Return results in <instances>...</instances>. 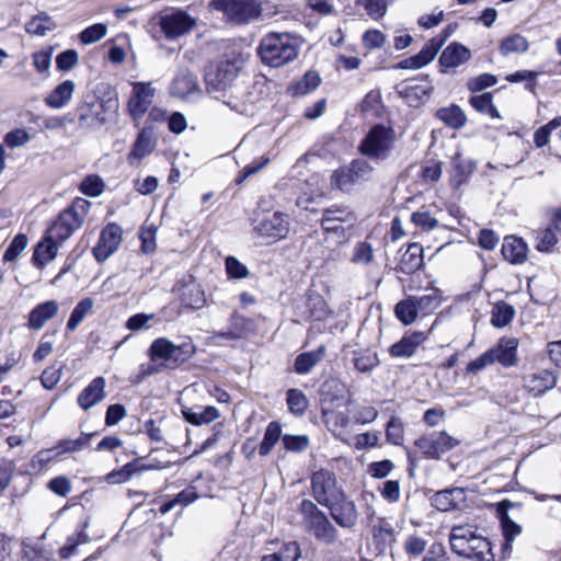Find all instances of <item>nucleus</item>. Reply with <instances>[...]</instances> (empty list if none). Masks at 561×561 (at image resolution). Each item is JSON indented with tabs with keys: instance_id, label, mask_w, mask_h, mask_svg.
Instances as JSON below:
<instances>
[{
	"instance_id": "6e6d98bb",
	"label": "nucleus",
	"mask_w": 561,
	"mask_h": 561,
	"mask_svg": "<svg viewBox=\"0 0 561 561\" xmlns=\"http://www.w3.org/2000/svg\"><path fill=\"white\" fill-rule=\"evenodd\" d=\"M288 409L296 415H302L308 407V400L302 391L289 389L286 398Z\"/></svg>"
},
{
	"instance_id": "b1692460",
	"label": "nucleus",
	"mask_w": 561,
	"mask_h": 561,
	"mask_svg": "<svg viewBox=\"0 0 561 561\" xmlns=\"http://www.w3.org/2000/svg\"><path fill=\"white\" fill-rule=\"evenodd\" d=\"M253 331L252 320L233 312L229 319L228 330L215 333V339H225L229 341L241 340L247 337Z\"/></svg>"
},
{
	"instance_id": "c756f323",
	"label": "nucleus",
	"mask_w": 561,
	"mask_h": 561,
	"mask_svg": "<svg viewBox=\"0 0 561 561\" xmlns=\"http://www.w3.org/2000/svg\"><path fill=\"white\" fill-rule=\"evenodd\" d=\"M513 506L514 503L508 500L501 501L496 504V513L501 522L503 536L507 542L513 541L522 533V527L508 515V511Z\"/></svg>"
},
{
	"instance_id": "f8f14e48",
	"label": "nucleus",
	"mask_w": 561,
	"mask_h": 561,
	"mask_svg": "<svg viewBox=\"0 0 561 561\" xmlns=\"http://www.w3.org/2000/svg\"><path fill=\"white\" fill-rule=\"evenodd\" d=\"M133 90L127 103V110L136 125L144 118L153 103L156 88L151 82H133Z\"/></svg>"
},
{
	"instance_id": "e2e57ef3",
	"label": "nucleus",
	"mask_w": 561,
	"mask_h": 561,
	"mask_svg": "<svg viewBox=\"0 0 561 561\" xmlns=\"http://www.w3.org/2000/svg\"><path fill=\"white\" fill-rule=\"evenodd\" d=\"M497 83V78L491 73H482L467 82V88L472 93L483 91Z\"/></svg>"
},
{
	"instance_id": "a878e982",
	"label": "nucleus",
	"mask_w": 561,
	"mask_h": 561,
	"mask_svg": "<svg viewBox=\"0 0 561 561\" xmlns=\"http://www.w3.org/2000/svg\"><path fill=\"white\" fill-rule=\"evenodd\" d=\"M471 57L470 50L459 43H451L442 53L439 65L445 69L456 68L467 62Z\"/></svg>"
},
{
	"instance_id": "4be33fe9",
	"label": "nucleus",
	"mask_w": 561,
	"mask_h": 561,
	"mask_svg": "<svg viewBox=\"0 0 561 561\" xmlns=\"http://www.w3.org/2000/svg\"><path fill=\"white\" fill-rule=\"evenodd\" d=\"M308 531L320 542L333 545L339 538V531L331 523L325 513L318 515L313 520L306 525Z\"/></svg>"
},
{
	"instance_id": "4c0bfd02",
	"label": "nucleus",
	"mask_w": 561,
	"mask_h": 561,
	"mask_svg": "<svg viewBox=\"0 0 561 561\" xmlns=\"http://www.w3.org/2000/svg\"><path fill=\"white\" fill-rule=\"evenodd\" d=\"M436 116L446 125L455 129L461 128L467 122V117L463 111L455 104L448 107L439 108L436 113Z\"/></svg>"
},
{
	"instance_id": "9d476101",
	"label": "nucleus",
	"mask_w": 561,
	"mask_h": 561,
	"mask_svg": "<svg viewBox=\"0 0 561 561\" xmlns=\"http://www.w3.org/2000/svg\"><path fill=\"white\" fill-rule=\"evenodd\" d=\"M374 168L364 159H355L348 165L335 170L331 176L332 183L342 192H351L353 187L371 178Z\"/></svg>"
},
{
	"instance_id": "6ab92c4d",
	"label": "nucleus",
	"mask_w": 561,
	"mask_h": 561,
	"mask_svg": "<svg viewBox=\"0 0 561 561\" xmlns=\"http://www.w3.org/2000/svg\"><path fill=\"white\" fill-rule=\"evenodd\" d=\"M427 340L423 331L407 332L398 342L389 347V353L396 358H409L413 356L419 347Z\"/></svg>"
},
{
	"instance_id": "5701e85b",
	"label": "nucleus",
	"mask_w": 561,
	"mask_h": 561,
	"mask_svg": "<svg viewBox=\"0 0 561 561\" xmlns=\"http://www.w3.org/2000/svg\"><path fill=\"white\" fill-rule=\"evenodd\" d=\"M466 501V491L462 488L445 489L431 497V504L440 512L459 508Z\"/></svg>"
},
{
	"instance_id": "79ce46f5",
	"label": "nucleus",
	"mask_w": 561,
	"mask_h": 561,
	"mask_svg": "<svg viewBox=\"0 0 561 561\" xmlns=\"http://www.w3.org/2000/svg\"><path fill=\"white\" fill-rule=\"evenodd\" d=\"M300 557V546L296 541H289L283 545L278 551L264 556L262 561H298Z\"/></svg>"
},
{
	"instance_id": "7ed1b4c3",
	"label": "nucleus",
	"mask_w": 561,
	"mask_h": 561,
	"mask_svg": "<svg viewBox=\"0 0 561 561\" xmlns=\"http://www.w3.org/2000/svg\"><path fill=\"white\" fill-rule=\"evenodd\" d=\"M300 44V38L293 33L270 32L261 39L257 54L265 65L278 68L297 58Z\"/></svg>"
},
{
	"instance_id": "774afa93",
	"label": "nucleus",
	"mask_w": 561,
	"mask_h": 561,
	"mask_svg": "<svg viewBox=\"0 0 561 561\" xmlns=\"http://www.w3.org/2000/svg\"><path fill=\"white\" fill-rule=\"evenodd\" d=\"M374 251L368 242H360L354 248L352 261L357 264H369L373 261Z\"/></svg>"
},
{
	"instance_id": "864d4df0",
	"label": "nucleus",
	"mask_w": 561,
	"mask_h": 561,
	"mask_svg": "<svg viewBox=\"0 0 561 561\" xmlns=\"http://www.w3.org/2000/svg\"><path fill=\"white\" fill-rule=\"evenodd\" d=\"M471 106L482 114H488L493 118H499L500 114L492 103L491 93H483L470 99Z\"/></svg>"
},
{
	"instance_id": "412c9836",
	"label": "nucleus",
	"mask_w": 561,
	"mask_h": 561,
	"mask_svg": "<svg viewBox=\"0 0 561 561\" xmlns=\"http://www.w3.org/2000/svg\"><path fill=\"white\" fill-rule=\"evenodd\" d=\"M356 218L354 213L346 206L333 205L323 210L321 218V227L327 232L344 231L343 226H331V221L345 222L353 226Z\"/></svg>"
},
{
	"instance_id": "cd10ccee",
	"label": "nucleus",
	"mask_w": 561,
	"mask_h": 561,
	"mask_svg": "<svg viewBox=\"0 0 561 561\" xmlns=\"http://www.w3.org/2000/svg\"><path fill=\"white\" fill-rule=\"evenodd\" d=\"M182 304L192 309H201L205 305V295L199 284L190 280L176 288Z\"/></svg>"
},
{
	"instance_id": "ea45409f",
	"label": "nucleus",
	"mask_w": 561,
	"mask_h": 561,
	"mask_svg": "<svg viewBox=\"0 0 561 561\" xmlns=\"http://www.w3.org/2000/svg\"><path fill=\"white\" fill-rule=\"evenodd\" d=\"M448 36L449 34L445 31L444 35L435 36L425 43L420 53L415 55L422 67L428 65L435 58Z\"/></svg>"
},
{
	"instance_id": "f03ea898",
	"label": "nucleus",
	"mask_w": 561,
	"mask_h": 561,
	"mask_svg": "<svg viewBox=\"0 0 561 561\" xmlns=\"http://www.w3.org/2000/svg\"><path fill=\"white\" fill-rule=\"evenodd\" d=\"M118 108L117 91L107 82H100L87 93L78 107L79 123L82 127H100Z\"/></svg>"
},
{
	"instance_id": "58836bf2",
	"label": "nucleus",
	"mask_w": 561,
	"mask_h": 561,
	"mask_svg": "<svg viewBox=\"0 0 561 561\" xmlns=\"http://www.w3.org/2000/svg\"><path fill=\"white\" fill-rule=\"evenodd\" d=\"M197 499H198V494L196 492V489L194 486H188V488L184 489L183 491H181L180 493H178L173 499L164 501L160 505L159 511L161 514L164 515V514L169 513L171 510H173L176 505L187 506L191 503H193L194 501H196Z\"/></svg>"
},
{
	"instance_id": "3c124183",
	"label": "nucleus",
	"mask_w": 561,
	"mask_h": 561,
	"mask_svg": "<svg viewBox=\"0 0 561 561\" xmlns=\"http://www.w3.org/2000/svg\"><path fill=\"white\" fill-rule=\"evenodd\" d=\"M306 307L310 318L313 320H323L328 316V306L323 297L319 294H310L308 296Z\"/></svg>"
},
{
	"instance_id": "1a4fd4ad",
	"label": "nucleus",
	"mask_w": 561,
	"mask_h": 561,
	"mask_svg": "<svg viewBox=\"0 0 561 561\" xmlns=\"http://www.w3.org/2000/svg\"><path fill=\"white\" fill-rule=\"evenodd\" d=\"M517 346L518 342L516 339H501L493 347L468 363L466 370L469 374H474L494 363H499L504 367L514 366L517 362Z\"/></svg>"
},
{
	"instance_id": "052dcab7",
	"label": "nucleus",
	"mask_w": 561,
	"mask_h": 561,
	"mask_svg": "<svg viewBox=\"0 0 561 561\" xmlns=\"http://www.w3.org/2000/svg\"><path fill=\"white\" fill-rule=\"evenodd\" d=\"M106 25L102 23L93 24L85 30H83L80 35V42L83 45H90L93 44L100 39H102L106 35Z\"/></svg>"
},
{
	"instance_id": "4d7b16f0",
	"label": "nucleus",
	"mask_w": 561,
	"mask_h": 561,
	"mask_svg": "<svg viewBox=\"0 0 561 561\" xmlns=\"http://www.w3.org/2000/svg\"><path fill=\"white\" fill-rule=\"evenodd\" d=\"M104 182L103 180L95 174L88 175L80 184V191L88 196L96 197L101 195L104 191Z\"/></svg>"
},
{
	"instance_id": "2f4dec72",
	"label": "nucleus",
	"mask_w": 561,
	"mask_h": 561,
	"mask_svg": "<svg viewBox=\"0 0 561 561\" xmlns=\"http://www.w3.org/2000/svg\"><path fill=\"white\" fill-rule=\"evenodd\" d=\"M322 415L328 430L339 439L345 440L350 417L345 412L335 410H322Z\"/></svg>"
},
{
	"instance_id": "473e14b6",
	"label": "nucleus",
	"mask_w": 561,
	"mask_h": 561,
	"mask_svg": "<svg viewBox=\"0 0 561 561\" xmlns=\"http://www.w3.org/2000/svg\"><path fill=\"white\" fill-rule=\"evenodd\" d=\"M57 252L58 243L45 234V237L36 244L32 261L35 266L42 268L56 257Z\"/></svg>"
},
{
	"instance_id": "603ef678",
	"label": "nucleus",
	"mask_w": 561,
	"mask_h": 561,
	"mask_svg": "<svg viewBox=\"0 0 561 561\" xmlns=\"http://www.w3.org/2000/svg\"><path fill=\"white\" fill-rule=\"evenodd\" d=\"M27 247V237L23 233L16 234L3 254L4 263H14Z\"/></svg>"
},
{
	"instance_id": "09e8293b",
	"label": "nucleus",
	"mask_w": 561,
	"mask_h": 561,
	"mask_svg": "<svg viewBox=\"0 0 561 561\" xmlns=\"http://www.w3.org/2000/svg\"><path fill=\"white\" fill-rule=\"evenodd\" d=\"M70 100V80L60 83L46 99L45 103L51 108H60Z\"/></svg>"
},
{
	"instance_id": "4468645a",
	"label": "nucleus",
	"mask_w": 561,
	"mask_h": 561,
	"mask_svg": "<svg viewBox=\"0 0 561 561\" xmlns=\"http://www.w3.org/2000/svg\"><path fill=\"white\" fill-rule=\"evenodd\" d=\"M195 24V19L182 10H172L159 16V26L168 39H176L185 35Z\"/></svg>"
},
{
	"instance_id": "c85d7f7f",
	"label": "nucleus",
	"mask_w": 561,
	"mask_h": 561,
	"mask_svg": "<svg viewBox=\"0 0 561 561\" xmlns=\"http://www.w3.org/2000/svg\"><path fill=\"white\" fill-rule=\"evenodd\" d=\"M105 379L103 377L94 378L78 397V404L88 410L98 404L105 398Z\"/></svg>"
},
{
	"instance_id": "bb28decb",
	"label": "nucleus",
	"mask_w": 561,
	"mask_h": 561,
	"mask_svg": "<svg viewBox=\"0 0 561 561\" xmlns=\"http://www.w3.org/2000/svg\"><path fill=\"white\" fill-rule=\"evenodd\" d=\"M182 414L186 422L195 426L210 424L220 417L218 409L213 405L196 408L184 407Z\"/></svg>"
},
{
	"instance_id": "37998d69",
	"label": "nucleus",
	"mask_w": 561,
	"mask_h": 561,
	"mask_svg": "<svg viewBox=\"0 0 561 561\" xmlns=\"http://www.w3.org/2000/svg\"><path fill=\"white\" fill-rule=\"evenodd\" d=\"M394 311L397 318L405 325L413 323L420 312L415 304V297H409L398 302Z\"/></svg>"
},
{
	"instance_id": "0eeeda50",
	"label": "nucleus",
	"mask_w": 561,
	"mask_h": 561,
	"mask_svg": "<svg viewBox=\"0 0 561 561\" xmlns=\"http://www.w3.org/2000/svg\"><path fill=\"white\" fill-rule=\"evenodd\" d=\"M394 145V130L382 124H376L360 140L358 151L374 161H385L390 157Z\"/></svg>"
},
{
	"instance_id": "dca6fc26",
	"label": "nucleus",
	"mask_w": 561,
	"mask_h": 561,
	"mask_svg": "<svg viewBox=\"0 0 561 561\" xmlns=\"http://www.w3.org/2000/svg\"><path fill=\"white\" fill-rule=\"evenodd\" d=\"M170 94L184 101H193L202 95L197 76L187 68H180L173 78Z\"/></svg>"
},
{
	"instance_id": "de8ad7c7",
	"label": "nucleus",
	"mask_w": 561,
	"mask_h": 561,
	"mask_svg": "<svg viewBox=\"0 0 561 561\" xmlns=\"http://www.w3.org/2000/svg\"><path fill=\"white\" fill-rule=\"evenodd\" d=\"M282 435L280 425L277 422H271L264 433L263 440L259 447V454L266 456L279 440Z\"/></svg>"
},
{
	"instance_id": "9b49d317",
	"label": "nucleus",
	"mask_w": 561,
	"mask_h": 561,
	"mask_svg": "<svg viewBox=\"0 0 561 561\" xmlns=\"http://www.w3.org/2000/svg\"><path fill=\"white\" fill-rule=\"evenodd\" d=\"M344 492L337 486L335 474L325 469H320L311 476V494L322 506L332 504L341 499Z\"/></svg>"
},
{
	"instance_id": "39448f33",
	"label": "nucleus",
	"mask_w": 561,
	"mask_h": 561,
	"mask_svg": "<svg viewBox=\"0 0 561 561\" xmlns=\"http://www.w3.org/2000/svg\"><path fill=\"white\" fill-rule=\"evenodd\" d=\"M196 347L191 339L175 344L165 337L156 339L148 351L152 363H160L165 369H174L195 354Z\"/></svg>"
},
{
	"instance_id": "393cba45",
	"label": "nucleus",
	"mask_w": 561,
	"mask_h": 561,
	"mask_svg": "<svg viewBox=\"0 0 561 561\" xmlns=\"http://www.w3.org/2000/svg\"><path fill=\"white\" fill-rule=\"evenodd\" d=\"M58 309V304L54 300L37 305L28 314L27 327L35 331L43 329L57 314Z\"/></svg>"
},
{
	"instance_id": "7c9ffc66",
	"label": "nucleus",
	"mask_w": 561,
	"mask_h": 561,
	"mask_svg": "<svg viewBox=\"0 0 561 561\" xmlns=\"http://www.w3.org/2000/svg\"><path fill=\"white\" fill-rule=\"evenodd\" d=\"M501 251L506 261L519 264L526 260L528 247L522 238L508 236L504 238Z\"/></svg>"
},
{
	"instance_id": "20e7f679",
	"label": "nucleus",
	"mask_w": 561,
	"mask_h": 561,
	"mask_svg": "<svg viewBox=\"0 0 561 561\" xmlns=\"http://www.w3.org/2000/svg\"><path fill=\"white\" fill-rule=\"evenodd\" d=\"M209 8L234 25H248L263 16L272 19L282 13L276 7L273 11H265L260 0H211Z\"/></svg>"
},
{
	"instance_id": "13d9d810",
	"label": "nucleus",
	"mask_w": 561,
	"mask_h": 561,
	"mask_svg": "<svg viewBox=\"0 0 561 561\" xmlns=\"http://www.w3.org/2000/svg\"><path fill=\"white\" fill-rule=\"evenodd\" d=\"M353 362L355 368L360 373H369L379 365L378 355L369 351L358 354Z\"/></svg>"
},
{
	"instance_id": "0e129e2a",
	"label": "nucleus",
	"mask_w": 561,
	"mask_h": 561,
	"mask_svg": "<svg viewBox=\"0 0 561 561\" xmlns=\"http://www.w3.org/2000/svg\"><path fill=\"white\" fill-rule=\"evenodd\" d=\"M411 221L424 231L433 230L438 226V220L426 210H419L412 214Z\"/></svg>"
},
{
	"instance_id": "423d86ee",
	"label": "nucleus",
	"mask_w": 561,
	"mask_h": 561,
	"mask_svg": "<svg viewBox=\"0 0 561 561\" xmlns=\"http://www.w3.org/2000/svg\"><path fill=\"white\" fill-rule=\"evenodd\" d=\"M251 226L257 238L266 244L286 239L290 231V217L282 211L257 210L251 219Z\"/></svg>"
},
{
	"instance_id": "338daca9",
	"label": "nucleus",
	"mask_w": 561,
	"mask_h": 561,
	"mask_svg": "<svg viewBox=\"0 0 561 561\" xmlns=\"http://www.w3.org/2000/svg\"><path fill=\"white\" fill-rule=\"evenodd\" d=\"M282 440L289 451L300 453L309 446V437L306 435H284Z\"/></svg>"
},
{
	"instance_id": "8fccbe9b",
	"label": "nucleus",
	"mask_w": 561,
	"mask_h": 561,
	"mask_svg": "<svg viewBox=\"0 0 561 561\" xmlns=\"http://www.w3.org/2000/svg\"><path fill=\"white\" fill-rule=\"evenodd\" d=\"M556 229L550 224L546 229L539 230L536 234V249L540 252H550L558 243Z\"/></svg>"
},
{
	"instance_id": "f257e3e1",
	"label": "nucleus",
	"mask_w": 561,
	"mask_h": 561,
	"mask_svg": "<svg viewBox=\"0 0 561 561\" xmlns=\"http://www.w3.org/2000/svg\"><path fill=\"white\" fill-rule=\"evenodd\" d=\"M240 70L241 61L239 59H221L209 66L204 76L206 91L209 94H216V99L219 100V95L226 96L227 92L231 91V96L228 100H224V103L237 112L244 110L242 98L239 94L234 95V90L237 92L240 90L234 84Z\"/></svg>"
},
{
	"instance_id": "e433bc0d",
	"label": "nucleus",
	"mask_w": 561,
	"mask_h": 561,
	"mask_svg": "<svg viewBox=\"0 0 561 561\" xmlns=\"http://www.w3.org/2000/svg\"><path fill=\"white\" fill-rule=\"evenodd\" d=\"M70 207H67L56 221L48 228L46 236L55 240L58 244L65 242L70 237Z\"/></svg>"
},
{
	"instance_id": "680f3d73",
	"label": "nucleus",
	"mask_w": 561,
	"mask_h": 561,
	"mask_svg": "<svg viewBox=\"0 0 561 561\" xmlns=\"http://www.w3.org/2000/svg\"><path fill=\"white\" fill-rule=\"evenodd\" d=\"M357 4L362 5L374 20L382 18L387 12L386 0H357Z\"/></svg>"
},
{
	"instance_id": "c03bdc74",
	"label": "nucleus",
	"mask_w": 561,
	"mask_h": 561,
	"mask_svg": "<svg viewBox=\"0 0 561 561\" xmlns=\"http://www.w3.org/2000/svg\"><path fill=\"white\" fill-rule=\"evenodd\" d=\"M528 47L529 43L524 36L519 34H513L505 37L501 42L499 50L501 55L508 56L513 53L523 54L528 49Z\"/></svg>"
},
{
	"instance_id": "ddd939ff",
	"label": "nucleus",
	"mask_w": 561,
	"mask_h": 561,
	"mask_svg": "<svg viewBox=\"0 0 561 561\" xmlns=\"http://www.w3.org/2000/svg\"><path fill=\"white\" fill-rule=\"evenodd\" d=\"M414 445L428 459H439L440 456L458 445V440L446 432H433L415 439Z\"/></svg>"
},
{
	"instance_id": "c9c22d12",
	"label": "nucleus",
	"mask_w": 561,
	"mask_h": 561,
	"mask_svg": "<svg viewBox=\"0 0 561 561\" xmlns=\"http://www.w3.org/2000/svg\"><path fill=\"white\" fill-rule=\"evenodd\" d=\"M325 355V346L321 345L317 350L299 354L295 359L294 369L298 375L309 374L313 367L319 364Z\"/></svg>"
},
{
	"instance_id": "bf43d9fd",
	"label": "nucleus",
	"mask_w": 561,
	"mask_h": 561,
	"mask_svg": "<svg viewBox=\"0 0 561 561\" xmlns=\"http://www.w3.org/2000/svg\"><path fill=\"white\" fill-rule=\"evenodd\" d=\"M90 206V202L84 198L72 199V231L82 226Z\"/></svg>"
},
{
	"instance_id": "a19ab883",
	"label": "nucleus",
	"mask_w": 561,
	"mask_h": 561,
	"mask_svg": "<svg viewBox=\"0 0 561 561\" xmlns=\"http://www.w3.org/2000/svg\"><path fill=\"white\" fill-rule=\"evenodd\" d=\"M56 24L51 20L50 16H48L45 13L37 14L33 16L26 24H25V31L31 35L36 36H45L47 32H50L55 30Z\"/></svg>"
},
{
	"instance_id": "f3484780",
	"label": "nucleus",
	"mask_w": 561,
	"mask_h": 561,
	"mask_svg": "<svg viewBox=\"0 0 561 561\" xmlns=\"http://www.w3.org/2000/svg\"><path fill=\"white\" fill-rule=\"evenodd\" d=\"M122 228L117 224H108L101 232L93 254L98 262L106 261L115 253L122 242Z\"/></svg>"
},
{
	"instance_id": "aec40b11",
	"label": "nucleus",
	"mask_w": 561,
	"mask_h": 561,
	"mask_svg": "<svg viewBox=\"0 0 561 561\" xmlns=\"http://www.w3.org/2000/svg\"><path fill=\"white\" fill-rule=\"evenodd\" d=\"M523 381L525 389L535 397H538L557 385V376L553 371L542 369L525 375Z\"/></svg>"
},
{
	"instance_id": "5fc2aeb1",
	"label": "nucleus",
	"mask_w": 561,
	"mask_h": 561,
	"mask_svg": "<svg viewBox=\"0 0 561 561\" xmlns=\"http://www.w3.org/2000/svg\"><path fill=\"white\" fill-rule=\"evenodd\" d=\"M386 438L390 444L400 446L404 440V427L400 417L391 416L386 427Z\"/></svg>"
},
{
	"instance_id": "72a5a7b5",
	"label": "nucleus",
	"mask_w": 561,
	"mask_h": 561,
	"mask_svg": "<svg viewBox=\"0 0 561 561\" xmlns=\"http://www.w3.org/2000/svg\"><path fill=\"white\" fill-rule=\"evenodd\" d=\"M156 147L154 131L151 125L145 126L138 134L130 156L136 159H142Z\"/></svg>"
},
{
	"instance_id": "2eb2a0df",
	"label": "nucleus",
	"mask_w": 561,
	"mask_h": 561,
	"mask_svg": "<svg viewBox=\"0 0 561 561\" xmlns=\"http://www.w3.org/2000/svg\"><path fill=\"white\" fill-rule=\"evenodd\" d=\"M396 90L409 106L419 107L430 98L433 85L427 80V77L411 78L398 83Z\"/></svg>"
},
{
	"instance_id": "6e6552de",
	"label": "nucleus",
	"mask_w": 561,
	"mask_h": 561,
	"mask_svg": "<svg viewBox=\"0 0 561 561\" xmlns=\"http://www.w3.org/2000/svg\"><path fill=\"white\" fill-rule=\"evenodd\" d=\"M449 545L451 551L467 559L477 557L486 551L491 546L490 541L478 534L477 528L471 525H456L449 533Z\"/></svg>"
},
{
	"instance_id": "a211bd4d",
	"label": "nucleus",
	"mask_w": 561,
	"mask_h": 561,
	"mask_svg": "<svg viewBox=\"0 0 561 561\" xmlns=\"http://www.w3.org/2000/svg\"><path fill=\"white\" fill-rule=\"evenodd\" d=\"M325 507L329 508L331 517L339 526L351 529L356 525L358 519L356 505L353 501L347 500L344 493L341 499Z\"/></svg>"
},
{
	"instance_id": "a18cd8bd",
	"label": "nucleus",
	"mask_w": 561,
	"mask_h": 561,
	"mask_svg": "<svg viewBox=\"0 0 561 561\" xmlns=\"http://www.w3.org/2000/svg\"><path fill=\"white\" fill-rule=\"evenodd\" d=\"M514 314L515 309L513 306L505 301H500L493 307L491 323L495 328H504L513 320Z\"/></svg>"
},
{
	"instance_id": "f704fd0d",
	"label": "nucleus",
	"mask_w": 561,
	"mask_h": 561,
	"mask_svg": "<svg viewBox=\"0 0 561 561\" xmlns=\"http://www.w3.org/2000/svg\"><path fill=\"white\" fill-rule=\"evenodd\" d=\"M423 265V248L417 243H411L402 254L399 270L403 274H412Z\"/></svg>"
},
{
	"instance_id": "69168bd1",
	"label": "nucleus",
	"mask_w": 561,
	"mask_h": 561,
	"mask_svg": "<svg viewBox=\"0 0 561 561\" xmlns=\"http://www.w3.org/2000/svg\"><path fill=\"white\" fill-rule=\"evenodd\" d=\"M427 541L416 535L409 536L404 541V551L410 557H420L426 550Z\"/></svg>"
},
{
	"instance_id": "49530a36",
	"label": "nucleus",
	"mask_w": 561,
	"mask_h": 561,
	"mask_svg": "<svg viewBox=\"0 0 561 561\" xmlns=\"http://www.w3.org/2000/svg\"><path fill=\"white\" fill-rule=\"evenodd\" d=\"M320 81L321 79L317 72L308 71L301 80L290 87V92L294 96L308 94L317 89Z\"/></svg>"
}]
</instances>
